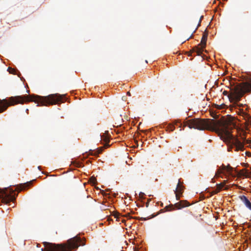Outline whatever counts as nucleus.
<instances>
[{
  "label": "nucleus",
  "instance_id": "nucleus-24",
  "mask_svg": "<svg viewBox=\"0 0 251 251\" xmlns=\"http://www.w3.org/2000/svg\"><path fill=\"white\" fill-rule=\"evenodd\" d=\"M246 155H248V156H251V152H246Z\"/></svg>",
  "mask_w": 251,
  "mask_h": 251
},
{
  "label": "nucleus",
  "instance_id": "nucleus-20",
  "mask_svg": "<svg viewBox=\"0 0 251 251\" xmlns=\"http://www.w3.org/2000/svg\"><path fill=\"white\" fill-rule=\"evenodd\" d=\"M8 70H10V71H9L10 73L13 74H15V70H14L13 69H12L11 68H8Z\"/></svg>",
  "mask_w": 251,
  "mask_h": 251
},
{
  "label": "nucleus",
  "instance_id": "nucleus-17",
  "mask_svg": "<svg viewBox=\"0 0 251 251\" xmlns=\"http://www.w3.org/2000/svg\"><path fill=\"white\" fill-rule=\"evenodd\" d=\"M214 106L215 108H216L217 109H222L225 108V107L226 106V105L225 104H214Z\"/></svg>",
  "mask_w": 251,
  "mask_h": 251
},
{
  "label": "nucleus",
  "instance_id": "nucleus-13",
  "mask_svg": "<svg viewBox=\"0 0 251 251\" xmlns=\"http://www.w3.org/2000/svg\"><path fill=\"white\" fill-rule=\"evenodd\" d=\"M240 200L244 203L246 207L251 210V202L248 198L244 195L240 196Z\"/></svg>",
  "mask_w": 251,
  "mask_h": 251
},
{
  "label": "nucleus",
  "instance_id": "nucleus-26",
  "mask_svg": "<svg viewBox=\"0 0 251 251\" xmlns=\"http://www.w3.org/2000/svg\"><path fill=\"white\" fill-rule=\"evenodd\" d=\"M127 95H128V96H131V94H130V92H128L127 93Z\"/></svg>",
  "mask_w": 251,
  "mask_h": 251
},
{
  "label": "nucleus",
  "instance_id": "nucleus-4",
  "mask_svg": "<svg viewBox=\"0 0 251 251\" xmlns=\"http://www.w3.org/2000/svg\"><path fill=\"white\" fill-rule=\"evenodd\" d=\"M251 92V78L246 82L241 83L230 89V93L224 91V95H227L230 102H237L246 93Z\"/></svg>",
  "mask_w": 251,
  "mask_h": 251
},
{
  "label": "nucleus",
  "instance_id": "nucleus-23",
  "mask_svg": "<svg viewBox=\"0 0 251 251\" xmlns=\"http://www.w3.org/2000/svg\"><path fill=\"white\" fill-rule=\"evenodd\" d=\"M203 16H201V17L200 19V20H199V24H198V26H199L200 25H201V20H202V19L203 18Z\"/></svg>",
  "mask_w": 251,
  "mask_h": 251
},
{
  "label": "nucleus",
  "instance_id": "nucleus-21",
  "mask_svg": "<svg viewBox=\"0 0 251 251\" xmlns=\"http://www.w3.org/2000/svg\"><path fill=\"white\" fill-rule=\"evenodd\" d=\"M115 218H116V220L117 221H120V217H119V215H118V214L116 213L114 215Z\"/></svg>",
  "mask_w": 251,
  "mask_h": 251
},
{
  "label": "nucleus",
  "instance_id": "nucleus-15",
  "mask_svg": "<svg viewBox=\"0 0 251 251\" xmlns=\"http://www.w3.org/2000/svg\"><path fill=\"white\" fill-rule=\"evenodd\" d=\"M238 114H239V115L243 116L245 118H248V119H249L251 118L250 115L248 114H247V113H246L243 110V109L239 108Z\"/></svg>",
  "mask_w": 251,
  "mask_h": 251
},
{
  "label": "nucleus",
  "instance_id": "nucleus-16",
  "mask_svg": "<svg viewBox=\"0 0 251 251\" xmlns=\"http://www.w3.org/2000/svg\"><path fill=\"white\" fill-rule=\"evenodd\" d=\"M225 183H226V182L225 181V182L224 183L217 184V185H216L217 188H216V189L215 190V193H217L219 192H220L223 189V188L224 187Z\"/></svg>",
  "mask_w": 251,
  "mask_h": 251
},
{
  "label": "nucleus",
  "instance_id": "nucleus-29",
  "mask_svg": "<svg viewBox=\"0 0 251 251\" xmlns=\"http://www.w3.org/2000/svg\"><path fill=\"white\" fill-rule=\"evenodd\" d=\"M141 219H142V220H146V218H142Z\"/></svg>",
  "mask_w": 251,
  "mask_h": 251
},
{
  "label": "nucleus",
  "instance_id": "nucleus-31",
  "mask_svg": "<svg viewBox=\"0 0 251 251\" xmlns=\"http://www.w3.org/2000/svg\"><path fill=\"white\" fill-rule=\"evenodd\" d=\"M125 220H122V222H125Z\"/></svg>",
  "mask_w": 251,
  "mask_h": 251
},
{
  "label": "nucleus",
  "instance_id": "nucleus-11",
  "mask_svg": "<svg viewBox=\"0 0 251 251\" xmlns=\"http://www.w3.org/2000/svg\"><path fill=\"white\" fill-rule=\"evenodd\" d=\"M207 36H208V33L206 32V31H205L203 33V34L202 37V39H201V42L200 44H199L198 46L199 47L201 46V47H200V48L202 49L203 50V49L206 46Z\"/></svg>",
  "mask_w": 251,
  "mask_h": 251
},
{
  "label": "nucleus",
  "instance_id": "nucleus-1",
  "mask_svg": "<svg viewBox=\"0 0 251 251\" xmlns=\"http://www.w3.org/2000/svg\"><path fill=\"white\" fill-rule=\"evenodd\" d=\"M186 126L198 130H208L220 132L226 140L232 141V144L235 147L236 151L244 150V144L231 134L228 126L226 124L220 120L193 119L183 123V127Z\"/></svg>",
  "mask_w": 251,
  "mask_h": 251
},
{
  "label": "nucleus",
  "instance_id": "nucleus-6",
  "mask_svg": "<svg viewBox=\"0 0 251 251\" xmlns=\"http://www.w3.org/2000/svg\"><path fill=\"white\" fill-rule=\"evenodd\" d=\"M190 204L187 201H180L175 204H170L166 206L165 209L166 211H172L175 209H181L183 207L189 206Z\"/></svg>",
  "mask_w": 251,
  "mask_h": 251
},
{
  "label": "nucleus",
  "instance_id": "nucleus-27",
  "mask_svg": "<svg viewBox=\"0 0 251 251\" xmlns=\"http://www.w3.org/2000/svg\"><path fill=\"white\" fill-rule=\"evenodd\" d=\"M182 126V124L181 123H180L179 124V127H180Z\"/></svg>",
  "mask_w": 251,
  "mask_h": 251
},
{
  "label": "nucleus",
  "instance_id": "nucleus-7",
  "mask_svg": "<svg viewBox=\"0 0 251 251\" xmlns=\"http://www.w3.org/2000/svg\"><path fill=\"white\" fill-rule=\"evenodd\" d=\"M101 139L105 143L104 146L98 148L96 150H90V154L92 155H97L102 152L104 148H106L109 147V145L108 144L109 142L108 136L103 134L102 135H101Z\"/></svg>",
  "mask_w": 251,
  "mask_h": 251
},
{
  "label": "nucleus",
  "instance_id": "nucleus-12",
  "mask_svg": "<svg viewBox=\"0 0 251 251\" xmlns=\"http://www.w3.org/2000/svg\"><path fill=\"white\" fill-rule=\"evenodd\" d=\"M32 183V181L25 183L24 184H21L18 185L15 190H18L19 191L25 190L26 188L29 186Z\"/></svg>",
  "mask_w": 251,
  "mask_h": 251
},
{
  "label": "nucleus",
  "instance_id": "nucleus-22",
  "mask_svg": "<svg viewBox=\"0 0 251 251\" xmlns=\"http://www.w3.org/2000/svg\"><path fill=\"white\" fill-rule=\"evenodd\" d=\"M236 105L240 108V107H243L244 105L241 103H237Z\"/></svg>",
  "mask_w": 251,
  "mask_h": 251
},
{
  "label": "nucleus",
  "instance_id": "nucleus-8",
  "mask_svg": "<svg viewBox=\"0 0 251 251\" xmlns=\"http://www.w3.org/2000/svg\"><path fill=\"white\" fill-rule=\"evenodd\" d=\"M223 171H226L228 174H231L233 171V168L229 165L225 166L224 164L222 165L221 168L219 169L215 174L216 177H219L220 175L223 173Z\"/></svg>",
  "mask_w": 251,
  "mask_h": 251
},
{
  "label": "nucleus",
  "instance_id": "nucleus-2",
  "mask_svg": "<svg viewBox=\"0 0 251 251\" xmlns=\"http://www.w3.org/2000/svg\"><path fill=\"white\" fill-rule=\"evenodd\" d=\"M63 96L58 94H50L48 96L38 95H24L11 97L8 100L0 99V113L5 111L8 106L25 102L34 101L37 106L53 105L62 101Z\"/></svg>",
  "mask_w": 251,
  "mask_h": 251
},
{
  "label": "nucleus",
  "instance_id": "nucleus-25",
  "mask_svg": "<svg viewBox=\"0 0 251 251\" xmlns=\"http://www.w3.org/2000/svg\"><path fill=\"white\" fill-rule=\"evenodd\" d=\"M212 116L214 118H216V116H217V115L216 114H214V115H212Z\"/></svg>",
  "mask_w": 251,
  "mask_h": 251
},
{
  "label": "nucleus",
  "instance_id": "nucleus-5",
  "mask_svg": "<svg viewBox=\"0 0 251 251\" xmlns=\"http://www.w3.org/2000/svg\"><path fill=\"white\" fill-rule=\"evenodd\" d=\"M16 197L15 190L11 188H0V198H2V201L5 203L14 201L16 199Z\"/></svg>",
  "mask_w": 251,
  "mask_h": 251
},
{
  "label": "nucleus",
  "instance_id": "nucleus-14",
  "mask_svg": "<svg viewBox=\"0 0 251 251\" xmlns=\"http://www.w3.org/2000/svg\"><path fill=\"white\" fill-rule=\"evenodd\" d=\"M180 122L178 120L175 121L174 124H169L166 127L167 130L170 131H173L175 130V125H177V124H179Z\"/></svg>",
  "mask_w": 251,
  "mask_h": 251
},
{
  "label": "nucleus",
  "instance_id": "nucleus-32",
  "mask_svg": "<svg viewBox=\"0 0 251 251\" xmlns=\"http://www.w3.org/2000/svg\"><path fill=\"white\" fill-rule=\"evenodd\" d=\"M193 36V34L191 35L190 37V38H191Z\"/></svg>",
  "mask_w": 251,
  "mask_h": 251
},
{
  "label": "nucleus",
  "instance_id": "nucleus-9",
  "mask_svg": "<svg viewBox=\"0 0 251 251\" xmlns=\"http://www.w3.org/2000/svg\"><path fill=\"white\" fill-rule=\"evenodd\" d=\"M183 187L181 185L180 181L179 180L176 190L175 191L176 199L177 200H178L180 199V195L182 194L183 192Z\"/></svg>",
  "mask_w": 251,
  "mask_h": 251
},
{
  "label": "nucleus",
  "instance_id": "nucleus-30",
  "mask_svg": "<svg viewBox=\"0 0 251 251\" xmlns=\"http://www.w3.org/2000/svg\"><path fill=\"white\" fill-rule=\"evenodd\" d=\"M76 166L78 167H79V165L78 163L77 164Z\"/></svg>",
  "mask_w": 251,
  "mask_h": 251
},
{
  "label": "nucleus",
  "instance_id": "nucleus-10",
  "mask_svg": "<svg viewBox=\"0 0 251 251\" xmlns=\"http://www.w3.org/2000/svg\"><path fill=\"white\" fill-rule=\"evenodd\" d=\"M203 51L202 49H201L199 46L194 47L192 50L187 52L188 56H192V53L194 52L197 53V55H201Z\"/></svg>",
  "mask_w": 251,
  "mask_h": 251
},
{
  "label": "nucleus",
  "instance_id": "nucleus-19",
  "mask_svg": "<svg viewBox=\"0 0 251 251\" xmlns=\"http://www.w3.org/2000/svg\"><path fill=\"white\" fill-rule=\"evenodd\" d=\"M89 181L91 183L95 184L97 182V179L95 177L92 176L90 178Z\"/></svg>",
  "mask_w": 251,
  "mask_h": 251
},
{
  "label": "nucleus",
  "instance_id": "nucleus-3",
  "mask_svg": "<svg viewBox=\"0 0 251 251\" xmlns=\"http://www.w3.org/2000/svg\"><path fill=\"white\" fill-rule=\"evenodd\" d=\"M46 251H73L77 249L79 246L85 245V241L78 235L67 240L66 243L63 244H55L44 242L43 243ZM42 249V251H44Z\"/></svg>",
  "mask_w": 251,
  "mask_h": 251
},
{
  "label": "nucleus",
  "instance_id": "nucleus-18",
  "mask_svg": "<svg viewBox=\"0 0 251 251\" xmlns=\"http://www.w3.org/2000/svg\"><path fill=\"white\" fill-rule=\"evenodd\" d=\"M238 175L240 176H247V173L245 170H242L240 172H237Z\"/></svg>",
  "mask_w": 251,
  "mask_h": 251
},
{
  "label": "nucleus",
  "instance_id": "nucleus-28",
  "mask_svg": "<svg viewBox=\"0 0 251 251\" xmlns=\"http://www.w3.org/2000/svg\"><path fill=\"white\" fill-rule=\"evenodd\" d=\"M28 109H26V112L27 113H28Z\"/></svg>",
  "mask_w": 251,
  "mask_h": 251
}]
</instances>
